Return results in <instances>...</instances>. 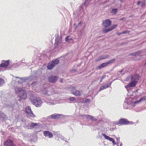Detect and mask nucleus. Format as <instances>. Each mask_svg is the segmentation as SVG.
I'll return each mask as SVG.
<instances>
[{"mask_svg": "<svg viewBox=\"0 0 146 146\" xmlns=\"http://www.w3.org/2000/svg\"><path fill=\"white\" fill-rule=\"evenodd\" d=\"M16 94H18L19 97L22 99L25 100L27 98V94L26 91L21 88H16L15 89Z\"/></svg>", "mask_w": 146, "mask_h": 146, "instance_id": "f257e3e1", "label": "nucleus"}, {"mask_svg": "<svg viewBox=\"0 0 146 146\" xmlns=\"http://www.w3.org/2000/svg\"><path fill=\"white\" fill-rule=\"evenodd\" d=\"M29 99L34 105L37 107H39L42 102L40 98H36L33 95L30 96L29 98Z\"/></svg>", "mask_w": 146, "mask_h": 146, "instance_id": "f03ea898", "label": "nucleus"}, {"mask_svg": "<svg viewBox=\"0 0 146 146\" xmlns=\"http://www.w3.org/2000/svg\"><path fill=\"white\" fill-rule=\"evenodd\" d=\"M26 113L29 117L34 118L35 115L32 111L31 108L29 106H28L25 108Z\"/></svg>", "mask_w": 146, "mask_h": 146, "instance_id": "7ed1b4c3", "label": "nucleus"}, {"mask_svg": "<svg viewBox=\"0 0 146 146\" xmlns=\"http://www.w3.org/2000/svg\"><path fill=\"white\" fill-rule=\"evenodd\" d=\"M59 60L57 59L52 60L51 62L49 63L47 65V68L48 70H51L56 65L58 64Z\"/></svg>", "mask_w": 146, "mask_h": 146, "instance_id": "20e7f679", "label": "nucleus"}, {"mask_svg": "<svg viewBox=\"0 0 146 146\" xmlns=\"http://www.w3.org/2000/svg\"><path fill=\"white\" fill-rule=\"evenodd\" d=\"M115 60V58H113L111 60H110L108 62L105 63H103L100 65L98 67V69H101L102 68H104L105 66H107L109 64L112 63Z\"/></svg>", "mask_w": 146, "mask_h": 146, "instance_id": "39448f33", "label": "nucleus"}, {"mask_svg": "<svg viewBox=\"0 0 146 146\" xmlns=\"http://www.w3.org/2000/svg\"><path fill=\"white\" fill-rule=\"evenodd\" d=\"M75 86H73L72 87L71 92L72 94L76 96H81L82 92L75 90Z\"/></svg>", "mask_w": 146, "mask_h": 146, "instance_id": "423d86ee", "label": "nucleus"}, {"mask_svg": "<svg viewBox=\"0 0 146 146\" xmlns=\"http://www.w3.org/2000/svg\"><path fill=\"white\" fill-rule=\"evenodd\" d=\"M4 145L5 146H16L13 141L10 139H8L4 143Z\"/></svg>", "mask_w": 146, "mask_h": 146, "instance_id": "0eeeda50", "label": "nucleus"}, {"mask_svg": "<svg viewBox=\"0 0 146 146\" xmlns=\"http://www.w3.org/2000/svg\"><path fill=\"white\" fill-rule=\"evenodd\" d=\"M119 123L121 125L129 124L130 122L127 119H119Z\"/></svg>", "mask_w": 146, "mask_h": 146, "instance_id": "6e6552de", "label": "nucleus"}, {"mask_svg": "<svg viewBox=\"0 0 146 146\" xmlns=\"http://www.w3.org/2000/svg\"><path fill=\"white\" fill-rule=\"evenodd\" d=\"M111 23V21L110 20L107 19L103 22L102 24L106 28L110 26Z\"/></svg>", "mask_w": 146, "mask_h": 146, "instance_id": "1a4fd4ad", "label": "nucleus"}, {"mask_svg": "<svg viewBox=\"0 0 146 146\" xmlns=\"http://www.w3.org/2000/svg\"><path fill=\"white\" fill-rule=\"evenodd\" d=\"M58 79V77L55 76H52L48 78L49 81L51 83H55Z\"/></svg>", "mask_w": 146, "mask_h": 146, "instance_id": "9d476101", "label": "nucleus"}, {"mask_svg": "<svg viewBox=\"0 0 146 146\" xmlns=\"http://www.w3.org/2000/svg\"><path fill=\"white\" fill-rule=\"evenodd\" d=\"M137 83V81H134L130 82L129 84L126 85L125 87L126 88L131 87L135 86Z\"/></svg>", "mask_w": 146, "mask_h": 146, "instance_id": "9b49d317", "label": "nucleus"}, {"mask_svg": "<svg viewBox=\"0 0 146 146\" xmlns=\"http://www.w3.org/2000/svg\"><path fill=\"white\" fill-rule=\"evenodd\" d=\"M9 60H6L4 62L1 63L0 64V67L3 68H6L9 64Z\"/></svg>", "mask_w": 146, "mask_h": 146, "instance_id": "f8f14e48", "label": "nucleus"}, {"mask_svg": "<svg viewBox=\"0 0 146 146\" xmlns=\"http://www.w3.org/2000/svg\"><path fill=\"white\" fill-rule=\"evenodd\" d=\"M44 135L45 136H48L50 138H51L53 137L52 134L51 132L48 131H44Z\"/></svg>", "mask_w": 146, "mask_h": 146, "instance_id": "ddd939ff", "label": "nucleus"}, {"mask_svg": "<svg viewBox=\"0 0 146 146\" xmlns=\"http://www.w3.org/2000/svg\"><path fill=\"white\" fill-rule=\"evenodd\" d=\"M117 25H114L113 26H112L110 28L106 29V30H104L103 31V32L104 33H106L109 31H111L113 30L116 27H117Z\"/></svg>", "mask_w": 146, "mask_h": 146, "instance_id": "4468645a", "label": "nucleus"}, {"mask_svg": "<svg viewBox=\"0 0 146 146\" xmlns=\"http://www.w3.org/2000/svg\"><path fill=\"white\" fill-rule=\"evenodd\" d=\"M38 124L39 123H38L31 122L30 124V125L28 126V128L29 129H32L37 126L38 125Z\"/></svg>", "mask_w": 146, "mask_h": 146, "instance_id": "2eb2a0df", "label": "nucleus"}, {"mask_svg": "<svg viewBox=\"0 0 146 146\" xmlns=\"http://www.w3.org/2000/svg\"><path fill=\"white\" fill-rule=\"evenodd\" d=\"M109 57L108 55H106L105 56H101L99 57L98 60H96V62H98L100 60L106 59L108 58Z\"/></svg>", "mask_w": 146, "mask_h": 146, "instance_id": "dca6fc26", "label": "nucleus"}, {"mask_svg": "<svg viewBox=\"0 0 146 146\" xmlns=\"http://www.w3.org/2000/svg\"><path fill=\"white\" fill-rule=\"evenodd\" d=\"M86 117L88 119H90L92 121H97V119L96 118H94V117L90 115H86Z\"/></svg>", "mask_w": 146, "mask_h": 146, "instance_id": "f3484780", "label": "nucleus"}, {"mask_svg": "<svg viewBox=\"0 0 146 146\" xmlns=\"http://www.w3.org/2000/svg\"><path fill=\"white\" fill-rule=\"evenodd\" d=\"M146 99V98H145V97H142L139 100L137 101H136L134 102H133V103L135 104H137L140 102H141L142 101H143L144 100H145Z\"/></svg>", "mask_w": 146, "mask_h": 146, "instance_id": "a211bd4d", "label": "nucleus"}, {"mask_svg": "<svg viewBox=\"0 0 146 146\" xmlns=\"http://www.w3.org/2000/svg\"><path fill=\"white\" fill-rule=\"evenodd\" d=\"M109 86V85H108L107 84H105L104 85L101 86L100 89V91H101L104 89H106Z\"/></svg>", "mask_w": 146, "mask_h": 146, "instance_id": "6ab92c4d", "label": "nucleus"}, {"mask_svg": "<svg viewBox=\"0 0 146 146\" xmlns=\"http://www.w3.org/2000/svg\"><path fill=\"white\" fill-rule=\"evenodd\" d=\"M59 115V114H52L51 115V117L53 119H56L58 117Z\"/></svg>", "mask_w": 146, "mask_h": 146, "instance_id": "aec40b11", "label": "nucleus"}, {"mask_svg": "<svg viewBox=\"0 0 146 146\" xmlns=\"http://www.w3.org/2000/svg\"><path fill=\"white\" fill-rule=\"evenodd\" d=\"M117 9L115 8L113 9L111 11V13L113 15H115L117 13Z\"/></svg>", "mask_w": 146, "mask_h": 146, "instance_id": "412c9836", "label": "nucleus"}, {"mask_svg": "<svg viewBox=\"0 0 146 146\" xmlns=\"http://www.w3.org/2000/svg\"><path fill=\"white\" fill-rule=\"evenodd\" d=\"M108 140H109L110 141H112L113 145H115V140L112 138H110V137Z\"/></svg>", "mask_w": 146, "mask_h": 146, "instance_id": "4be33fe9", "label": "nucleus"}, {"mask_svg": "<svg viewBox=\"0 0 146 146\" xmlns=\"http://www.w3.org/2000/svg\"><path fill=\"white\" fill-rule=\"evenodd\" d=\"M102 135L106 139L108 140L110 137L109 136H107L105 134H102Z\"/></svg>", "mask_w": 146, "mask_h": 146, "instance_id": "5701e85b", "label": "nucleus"}, {"mask_svg": "<svg viewBox=\"0 0 146 146\" xmlns=\"http://www.w3.org/2000/svg\"><path fill=\"white\" fill-rule=\"evenodd\" d=\"M4 82V80L3 79L0 78V86H1Z\"/></svg>", "mask_w": 146, "mask_h": 146, "instance_id": "b1692460", "label": "nucleus"}, {"mask_svg": "<svg viewBox=\"0 0 146 146\" xmlns=\"http://www.w3.org/2000/svg\"><path fill=\"white\" fill-rule=\"evenodd\" d=\"M69 100L71 101H74L76 100V98L74 97H71L70 98Z\"/></svg>", "mask_w": 146, "mask_h": 146, "instance_id": "393cba45", "label": "nucleus"}, {"mask_svg": "<svg viewBox=\"0 0 146 146\" xmlns=\"http://www.w3.org/2000/svg\"><path fill=\"white\" fill-rule=\"evenodd\" d=\"M130 33V31H123L122 32V34L129 33Z\"/></svg>", "mask_w": 146, "mask_h": 146, "instance_id": "a878e982", "label": "nucleus"}, {"mask_svg": "<svg viewBox=\"0 0 146 146\" xmlns=\"http://www.w3.org/2000/svg\"><path fill=\"white\" fill-rule=\"evenodd\" d=\"M90 100L89 99H86V100H85V102L86 103H87V102H90Z\"/></svg>", "mask_w": 146, "mask_h": 146, "instance_id": "bb28decb", "label": "nucleus"}, {"mask_svg": "<svg viewBox=\"0 0 146 146\" xmlns=\"http://www.w3.org/2000/svg\"><path fill=\"white\" fill-rule=\"evenodd\" d=\"M126 19V18H125V17H123V18H121V19L120 20H124L125 19Z\"/></svg>", "mask_w": 146, "mask_h": 146, "instance_id": "cd10ccee", "label": "nucleus"}, {"mask_svg": "<svg viewBox=\"0 0 146 146\" xmlns=\"http://www.w3.org/2000/svg\"><path fill=\"white\" fill-rule=\"evenodd\" d=\"M141 3V2L140 1H138L137 3V5H139Z\"/></svg>", "mask_w": 146, "mask_h": 146, "instance_id": "c85d7f7f", "label": "nucleus"}, {"mask_svg": "<svg viewBox=\"0 0 146 146\" xmlns=\"http://www.w3.org/2000/svg\"><path fill=\"white\" fill-rule=\"evenodd\" d=\"M105 77H106V76H103L102 77V80H103L104 78H105Z\"/></svg>", "mask_w": 146, "mask_h": 146, "instance_id": "c756f323", "label": "nucleus"}, {"mask_svg": "<svg viewBox=\"0 0 146 146\" xmlns=\"http://www.w3.org/2000/svg\"><path fill=\"white\" fill-rule=\"evenodd\" d=\"M122 34V32L121 33H117V35H120V34Z\"/></svg>", "mask_w": 146, "mask_h": 146, "instance_id": "7c9ffc66", "label": "nucleus"}, {"mask_svg": "<svg viewBox=\"0 0 146 146\" xmlns=\"http://www.w3.org/2000/svg\"><path fill=\"white\" fill-rule=\"evenodd\" d=\"M145 5V2L144 3H143L142 5V6H141V7H143V5Z\"/></svg>", "mask_w": 146, "mask_h": 146, "instance_id": "2f4dec72", "label": "nucleus"}, {"mask_svg": "<svg viewBox=\"0 0 146 146\" xmlns=\"http://www.w3.org/2000/svg\"><path fill=\"white\" fill-rule=\"evenodd\" d=\"M68 38V36H67V37H66V41H67V38Z\"/></svg>", "mask_w": 146, "mask_h": 146, "instance_id": "473e14b6", "label": "nucleus"}, {"mask_svg": "<svg viewBox=\"0 0 146 146\" xmlns=\"http://www.w3.org/2000/svg\"><path fill=\"white\" fill-rule=\"evenodd\" d=\"M123 70H122L119 71V72L121 73V72H122L123 71Z\"/></svg>", "mask_w": 146, "mask_h": 146, "instance_id": "72a5a7b5", "label": "nucleus"}, {"mask_svg": "<svg viewBox=\"0 0 146 146\" xmlns=\"http://www.w3.org/2000/svg\"><path fill=\"white\" fill-rule=\"evenodd\" d=\"M63 79H60V82H62V81H63Z\"/></svg>", "mask_w": 146, "mask_h": 146, "instance_id": "f704fd0d", "label": "nucleus"}, {"mask_svg": "<svg viewBox=\"0 0 146 146\" xmlns=\"http://www.w3.org/2000/svg\"><path fill=\"white\" fill-rule=\"evenodd\" d=\"M102 80H103L101 79L100 80V82H101Z\"/></svg>", "mask_w": 146, "mask_h": 146, "instance_id": "c9c22d12", "label": "nucleus"}, {"mask_svg": "<svg viewBox=\"0 0 146 146\" xmlns=\"http://www.w3.org/2000/svg\"><path fill=\"white\" fill-rule=\"evenodd\" d=\"M1 116V114L0 112V117Z\"/></svg>", "mask_w": 146, "mask_h": 146, "instance_id": "e433bc0d", "label": "nucleus"}, {"mask_svg": "<svg viewBox=\"0 0 146 146\" xmlns=\"http://www.w3.org/2000/svg\"><path fill=\"white\" fill-rule=\"evenodd\" d=\"M36 83V82H33V84H35V83Z\"/></svg>", "mask_w": 146, "mask_h": 146, "instance_id": "4c0bfd02", "label": "nucleus"}, {"mask_svg": "<svg viewBox=\"0 0 146 146\" xmlns=\"http://www.w3.org/2000/svg\"><path fill=\"white\" fill-rule=\"evenodd\" d=\"M134 54V53H133V54H132V55H135Z\"/></svg>", "mask_w": 146, "mask_h": 146, "instance_id": "58836bf2", "label": "nucleus"}, {"mask_svg": "<svg viewBox=\"0 0 146 146\" xmlns=\"http://www.w3.org/2000/svg\"><path fill=\"white\" fill-rule=\"evenodd\" d=\"M16 78H19L18 77H16Z\"/></svg>", "mask_w": 146, "mask_h": 146, "instance_id": "ea45409f", "label": "nucleus"}, {"mask_svg": "<svg viewBox=\"0 0 146 146\" xmlns=\"http://www.w3.org/2000/svg\"><path fill=\"white\" fill-rule=\"evenodd\" d=\"M68 38H67V40H68Z\"/></svg>", "mask_w": 146, "mask_h": 146, "instance_id": "a19ab883", "label": "nucleus"}]
</instances>
